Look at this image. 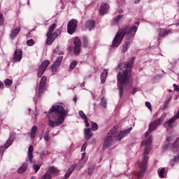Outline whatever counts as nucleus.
<instances>
[{
    "label": "nucleus",
    "mask_w": 179,
    "mask_h": 179,
    "mask_svg": "<svg viewBox=\"0 0 179 179\" xmlns=\"http://www.w3.org/2000/svg\"><path fill=\"white\" fill-rule=\"evenodd\" d=\"M135 57H133L129 62H124L119 64L120 69H125L122 72H119L117 75V88L119 89L120 99L122 97V94H124V86H126V85H128L131 82V68L135 62Z\"/></svg>",
    "instance_id": "nucleus-1"
},
{
    "label": "nucleus",
    "mask_w": 179,
    "mask_h": 179,
    "mask_svg": "<svg viewBox=\"0 0 179 179\" xmlns=\"http://www.w3.org/2000/svg\"><path fill=\"white\" fill-rule=\"evenodd\" d=\"M143 145L145 146L144 150L143 159L139 164L140 171L137 174V179L142 178L145 174V171H146V167H148V162L149 160L148 155L150 153V150L152 149L150 147L152 145V136H149L146 141L141 142V146H143Z\"/></svg>",
    "instance_id": "nucleus-2"
},
{
    "label": "nucleus",
    "mask_w": 179,
    "mask_h": 179,
    "mask_svg": "<svg viewBox=\"0 0 179 179\" xmlns=\"http://www.w3.org/2000/svg\"><path fill=\"white\" fill-rule=\"evenodd\" d=\"M136 27V26L124 25L119 29L112 41L111 47H113V48L120 47L124 40V37H125V36L126 37L127 36H129Z\"/></svg>",
    "instance_id": "nucleus-3"
},
{
    "label": "nucleus",
    "mask_w": 179,
    "mask_h": 179,
    "mask_svg": "<svg viewBox=\"0 0 179 179\" xmlns=\"http://www.w3.org/2000/svg\"><path fill=\"white\" fill-rule=\"evenodd\" d=\"M57 29V24L54 23L52 25H50L48 28V30L46 33V42L45 44L47 45H52V43L55 41L57 39V37L62 33V27H60L58 28L55 32L54 30Z\"/></svg>",
    "instance_id": "nucleus-4"
},
{
    "label": "nucleus",
    "mask_w": 179,
    "mask_h": 179,
    "mask_svg": "<svg viewBox=\"0 0 179 179\" xmlns=\"http://www.w3.org/2000/svg\"><path fill=\"white\" fill-rule=\"evenodd\" d=\"M50 113H57L59 114V116L57 118V124H64L65 117L68 115L69 110H68V108L65 109L64 104H57L52 106V108L50 109Z\"/></svg>",
    "instance_id": "nucleus-5"
},
{
    "label": "nucleus",
    "mask_w": 179,
    "mask_h": 179,
    "mask_svg": "<svg viewBox=\"0 0 179 179\" xmlns=\"http://www.w3.org/2000/svg\"><path fill=\"white\" fill-rule=\"evenodd\" d=\"M118 135V125L114 126L107 134L103 142V149H107L113 145V138H117Z\"/></svg>",
    "instance_id": "nucleus-6"
},
{
    "label": "nucleus",
    "mask_w": 179,
    "mask_h": 179,
    "mask_svg": "<svg viewBox=\"0 0 179 179\" xmlns=\"http://www.w3.org/2000/svg\"><path fill=\"white\" fill-rule=\"evenodd\" d=\"M136 31H138V27H136L130 33L129 36H126V41L122 47V52L123 54H125L127 51H128V48L131 47V45L132 44V41H134V38L135 37V34H136Z\"/></svg>",
    "instance_id": "nucleus-7"
},
{
    "label": "nucleus",
    "mask_w": 179,
    "mask_h": 179,
    "mask_svg": "<svg viewBox=\"0 0 179 179\" xmlns=\"http://www.w3.org/2000/svg\"><path fill=\"white\" fill-rule=\"evenodd\" d=\"M164 120V117L162 116L151 124H149V128L148 131L145 133V136H149V134H152L153 131H155L156 127H158V125H160L162 122H163Z\"/></svg>",
    "instance_id": "nucleus-8"
},
{
    "label": "nucleus",
    "mask_w": 179,
    "mask_h": 179,
    "mask_svg": "<svg viewBox=\"0 0 179 179\" xmlns=\"http://www.w3.org/2000/svg\"><path fill=\"white\" fill-rule=\"evenodd\" d=\"M78 20L72 19L67 24V33L69 34H73L75 31L78 29Z\"/></svg>",
    "instance_id": "nucleus-9"
},
{
    "label": "nucleus",
    "mask_w": 179,
    "mask_h": 179,
    "mask_svg": "<svg viewBox=\"0 0 179 179\" xmlns=\"http://www.w3.org/2000/svg\"><path fill=\"white\" fill-rule=\"evenodd\" d=\"M50 65V60H44L39 66L38 69H37V76L38 78H41L45 72L47 67Z\"/></svg>",
    "instance_id": "nucleus-10"
},
{
    "label": "nucleus",
    "mask_w": 179,
    "mask_h": 179,
    "mask_svg": "<svg viewBox=\"0 0 179 179\" xmlns=\"http://www.w3.org/2000/svg\"><path fill=\"white\" fill-rule=\"evenodd\" d=\"M74 48H73V54L74 55H80V51H82V42L79 37L76 36L74 39Z\"/></svg>",
    "instance_id": "nucleus-11"
},
{
    "label": "nucleus",
    "mask_w": 179,
    "mask_h": 179,
    "mask_svg": "<svg viewBox=\"0 0 179 179\" xmlns=\"http://www.w3.org/2000/svg\"><path fill=\"white\" fill-rule=\"evenodd\" d=\"M64 59V56H59L57 57V60L52 65V72H57L59 66H61V64L62 63V59Z\"/></svg>",
    "instance_id": "nucleus-12"
},
{
    "label": "nucleus",
    "mask_w": 179,
    "mask_h": 179,
    "mask_svg": "<svg viewBox=\"0 0 179 179\" xmlns=\"http://www.w3.org/2000/svg\"><path fill=\"white\" fill-rule=\"evenodd\" d=\"M23 52L20 49H17L13 57V62H20V60L22 58Z\"/></svg>",
    "instance_id": "nucleus-13"
},
{
    "label": "nucleus",
    "mask_w": 179,
    "mask_h": 179,
    "mask_svg": "<svg viewBox=\"0 0 179 179\" xmlns=\"http://www.w3.org/2000/svg\"><path fill=\"white\" fill-rule=\"evenodd\" d=\"M13 143V140L11 138H8L4 145V146H1L0 147V159H2V156H3V152L6 150Z\"/></svg>",
    "instance_id": "nucleus-14"
},
{
    "label": "nucleus",
    "mask_w": 179,
    "mask_h": 179,
    "mask_svg": "<svg viewBox=\"0 0 179 179\" xmlns=\"http://www.w3.org/2000/svg\"><path fill=\"white\" fill-rule=\"evenodd\" d=\"M157 31L160 38H162V37H166V36H169V34H171V29H166L164 28H158Z\"/></svg>",
    "instance_id": "nucleus-15"
},
{
    "label": "nucleus",
    "mask_w": 179,
    "mask_h": 179,
    "mask_svg": "<svg viewBox=\"0 0 179 179\" xmlns=\"http://www.w3.org/2000/svg\"><path fill=\"white\" fill-rule=\"evenodd\" d=\"M132 131V127H129V129L120 131L117 134V141H120L123 138H125L128 134H129Z\"/></svg>",
    "instance_id": "nucleus-16"
},
{
    "label": "nucleus",
    "mask_w": 179,
    "mask_h": 179,
    "mask_svg": "<svg viewBox=\"0 0 179 179\" xmlns=\"http://www.w3.org/2000/svg\"><path fill=\"white\" fill-rule=\"evenodd\" d=\"M85 27L90 30V31H92V30L96 27V21H94V20H87L85 23Z\"/></svg>",
    "instance_id": "nucleus-17"
},
{
    "label": "nucleus",
    "mask_w": 179,
    "mask_h": 179,
    "mask_svg": "<svg viewBox=\"0 0 179 179\" xmlns=\"http://www.w3.org/2000/svg\"><path fill=\"white\" fill-rule=\"evenodd\" d=\"M20 30H22V27H17L14 29H12L10 34V40H15V38H16L19 35V33H20Z\"/></svg>",
    "instance_id": "nucleus-18"
},
{
    "label": "nucleus",
    "mask_w": 179,
    "mask_h": 179,
    "mask_svg": "<svg viewBox=\"0 0 179 179\" xmlns=\"http://www.w3.org/2000/svg\"><path fill=\"white\" fill-rule=\"evenodd\" d=\"M108 9H110V6L107 3H103L100 6L99 13L100 15H107V12H108Z\"/></svg>",
    "instance_id": "nucleus-19"
},
{
    "label": "nucleus",
    "mask_w": 179,
    "mask_h": 179,
    "mask_svg": "<svg viewBox=\"0 0 179 179\" xmlns=\"http://www.w3.org/2000/svg\"><path fill=\"white\" fill-rule=\"evenodd\" d=\"M34 150V147L33 145H29V149H28V153H27V157L29 160V163H33V152Z\"/></svg>",
    "instance_id": "nucleus-20"
},
{
    "label": "nucleus",
    "mask_w": 179,
    "mask_h": 179,
    "mask_svg": "<svg viewBox=\"0 0 179 179\" xmlns=\"http://www.w3.org/2000/svg\"><path fill=\"white\" fill-rule=\"evenodd\" d=\"M108 76V69H105L101 74V83L102 84L106 83V80L107 79Z\"/></svg>",
    "instance_id": "nucleus-21"
},
{
    "label": "nucleus",
    "mask_w": 179,
    "mask_h": 179,
    "mask_svg": "<svg viewBox=\"0 0 179 179\" xmlns=\"http://www.w3.org/2000/svg\"><path fill=\"white\" fill-rule=\"evenodd\" d=\"M48 171L50 174H52V176H58L59 173V170L54 166L49 167Z\"/></svg>",
    "instance_id": "nucleus-22"
},
{
    "label": "nucleus",
    "mask_w": 179,
    "mask_h": 179,
    "mask_svg": "<svg viewBox=\"0 0 179 179\" xmlns=\"http://www.w3.org/2000/svg\"><path fill=\"white\" fill-rule=\"evenodd\" d=\"M173 153H177L179 151V137L176 138L172 146Z\"/></svg>",
    "instance_id": "nucleus-23"
},
{
    "label": "nucleus",
    "mask_w": 179,
    "mask_h": 179,
    "mask_svg": "<svg viewBox=\"0 0 179 179\" xmlns=\"http://www.w3.org/2000/svg\"><path fill=\"white\" fill-rule=\"evenodd\" d=\"M84 134L85 136V139H90L93 136V133H92V130L89 128L85 129L84 130Z\"/></svg>",
    "instance_id": "nucleus-24"
},
{
    "label": "nucleus",
    "mask_w": 179,
    "mask_h": 179,
    "mask_svg": "<svg viewBox=\"0 0 179 179\" xmlns=\"http://www.w3.org/2000/svg\"><path fill=\"white\" fill-rule=\"evenodd\" d=\"M38 129V128L37 127V126L34 125L32 127V128L31 129V134H30V137L32 139H34V138H36V134H37Z\"/></svg>",
    "instance_id": "nucleus-25"
},
{
    "label": "nucleus",
    "mask_w": 179,
    "mask_h": 179,
    "mask_svg": "<svg viewBox=\"0 0 179 179\" xmlns=\"http://www.w3.org/2000/svg\"><path fill=\"white\" fill-rule=\"evenodd\" d=\"M83 45L85 48H89L90 45L89 43V38L86 36H83Z\"/></svg>",
    "instance_id": "nucleus-26"
},
{
    "label": "nucleus",
    "mask_w": 179,
    "mask_h": 179,
    "mask_svg": "<svg viewBox=\"0 0 179 179\" xmlns=\"http://www.w3.org/2000/svg\"><path fill=\"white\" fill-rule=\"evenodd\" d=\"M26 170H27V164L24 163L21 166V167L18 169L17 173H18V174H23V173H24V171H26Z\"/></svg>",
    "instance_id": "nucleus-27"
},
{
    "label": "nucleus",
    "mask_w": 179,
    "mask_h": 179,
    "mask_svg": "<svg viewBox=\"0 0 179 179\" xmlns=\"http://www.w3.org/2000/svg\"><path fill=\"white\" fill-rule=\"evenodd\" d=\"M58 122V119H57L56 122H54L51 120H49V127L51 128H55V127H59L62 124L57 123Z\"/></svg>",
    "instance_id": "nucleus-28"
},
{
    "label": "nucleus",
    "mask_w": 179,
    "mask_h": 179,
    "mask_svg": "<svg viewBox=\"0 0 179 179\" xmlns=\"http://www.w3.org/2000/svg\"><path fill=\"white\" fill-rule=\"evenodd\" d=\"M45 89V85H41L39 84V88L38 91V97H41L43 96V93H44V90Z\"/></svg>",
    "instance_id": "nucleus-29"
},
{
    "label": "nucleus",
    "mask_w": 179,
    "mask_h": 179,
    "mask_svg": "<svg viewBox=\"0 0 179 179\" xmlns=\"http://www.w3.org/2000/svg\"><path fill=\"white\" fill-rule=\"evenodd\" d=\"M43 139L45 141V142H48V141H50V129H47L44 132Z\"/></svg>",
    "instance_id": "nucleus-30"
},
{
    "label": "nucleus",
    "mask_w": 179,
    "mask_h": 179,
    "mask_svg": "<svg viewBox=\"0 0 179 179\" xmlns=\"http://www.w3.org/2000/svg\"><path fill=\"white\" fill-rule=\"evenodd\" d=\"M123 17L124 15H118L116 17H114L113 20L114 24H117Z\"/></svg>",
    "instance_id": "nucleus-31"
},
{
    "label": "nucleus",
    "mask_w": 179,
    "mask_h": 179,
    "mask_svg": "<svg viewBox=\"0 0 179 179\" xmlns=\"http://www.w3.org/2000/svg\"><path fill=\"white\" fill-rule=\"evenodd\" d=\"M77 166H78L77 163L73 164L71 166V167L68 169L67 172L72 174V173H73V171L76 169Z\"/></svg>",
    "instance_id": "nucleus-32"
},
{
    "label": "nucleus",
    "mask_w": 179,
    "mask_h": 179,
    "mask_svg": "<svg viewBox=\"0 0 179 179\" xmlns=\"http://www.w3.org/2000/svg\"><path fill=\"white\" fill-rule=\"evenodd\" d=\"M77 166H78L77 163L73 164L71 166V167L68 169L67 172L72 174V173H73V171L76 169Z\"/></svg>",
    "instance_id": "nucleus-33"
},
{
    "label": "nucleus",
    "mask_w": 179,
    "mask_h": 179,
    "mask_svg": "<svg viewBox=\"0 0 179 179\" xmlns=\"http://www.w3.org/2000/svg\"><path fill=\"white\" fill-rule=\"evenodd\" d=\"M166 173V169L162 168L161 170H158V175L161 178H164V174Z\"/></svg>",
    "instance_id": "nucleus-34"
},
{
    "label": "nucleus",
    "mask_w": 179,
    "mask_h": 179,
    "mask_svg": "<svg viewBox=\"0 0 179 179\" xmlns=\"http://www.w3.org/2000/svg\"><path fill=\"white\" fill-rule=\"evenodd\" d=\"M39 85L45 86L47 85V77L45 76H42Z\"/></svg>",
    "instance_id": "nucleus-35"
},
{
    "label": "nucleus",
    "mask_w": 179,
    "mask_h": 179,
    "mask_svg": "<svg viewBox=\"0 0 179 179\" xmlns=\"http://www.w3.org/2000/svg\"><path fill=\"white\" fill-rule=\"evenodd\" d=\"M101 105L103 108H107V99H106L104 97H102L101 99Z\"/></svg>",
    "instance_id": "nucleus-36"
},
{
    "label": "nucleus",
    "mask_w": 179,
    "mask_h": 179,
    "mask_svg": "<svg viewBox=\"0 0 179 179\" xmlns=\"http://www.w3.org/2000/svg\"><path fill=\"white\" fill-rule=\"evenodd\" d=\"M76 65H78V62L76 60L72 61L69 65L70 69H75V68H76Z\"/></svg>",
    "instance_id": "nucleus-37"
},
{
    "label": "nucleus",
    "mask_w": 179,
    "mask_h": 179,
    "mask_svg": "<svg viewBox=\"0 0 179 179\" xmlns=\"http://www.w3.org/2000/svg\"><path fill=\"white\" fill-rule=\"evenodd\" d=\"M78 114H79L80 118H82V120H84V121H85V120H87V116H86V114H85V113L83 112V110H80V111L78 112Z\"/></svg>",
    "instance_id": "nucleus-38"
},
{
    "label": "nucleus",
    "mask_w": 179,
    "mask_h": 179,
    "mask_svg": "<svg viewBox=\"0 0 179 179\" xmlns=\"http://www.w3.org/2000/svg\"><path fill=\"white\" fill-rule=\"evenodd\" d=\"M174 121H176V118L173 117V118H171L170 120H168V122H166L168 127H169V128H173V126L171 125Z\"/></svg>",
    "instance_id": "nucleus-39"
},
{
    "label": "nucleus",
    "mask_w": 179,
    "mask_h": 179,
    "mask_svg": "<svg viewBox=\"0 0 179 179\" xmlns=\"http://www.w3.org/2000/svg\"><path fill=\"white\" fill-rule=\"evenodd\" d=\"M34 44H35V42H34V40L33 39H29L27 41V45H28V47H33Z\"/></svg>",
    "instance_id": "nucleus-40"
},
{
    "label": "nucleus",
    "mask_w": 179,
    "mask_h": 179,
    "mask_svg": "<svg viewBox=\"0 0 179 179\" xmlns=\"http://www.w3.org/2000/svg\"><path fill=\"white\" fill-rule=\"evenodd\" d=\"M4 83L5 85H6V86H12V83H13V81H12V80L10 79H6L4 80Z\"/></svg>",
    "instance_id": "nucleus-41"
},
{
    "label": "nucleus",
    "mask_w": 179,
    "mask_h": 179,
    "mask_svg": "<svg viewBox=\"0 0 179 179\" xmlns=\"http://www.w3.org/2000/svg\"><path fill=\"white\" fill-rule=\"evenodd\" d=\"M92 131H97V129H99V126L97 125V123L96 122L92 123Z\"/></svg>",
    "instance_id": "nucleus-42"
},
{
    "label": "nucleus",
    "mask_w": 179,
    "mask_h": 179,
    "mask_svg": "<svg viewBox=\"0 0 179 179\" xmlns=\"http://www.w3.org/2000/svg\"><path fill=\"white\" fill-rule=\"evenodd\" d=\"M3 23H5V18L3 17V15L0 13V26H3Z\"/></svg>",
    "instance_id": "nucleus-43"
},
{
    "label": "nucleus",
    "mask_w": 179,
    "mask_h": 179,
    "mask_svg": "<svg viewBox=\"0 0 179 179\" xmlns=\"http://www.w3.org/2000/svg\"><path fill=\"white\" fill-rule=\"evenodd\" d=\"M40 169H41L40 165H38L36 164H34L33 169L34 170L35 173H37L38 170H40Z\"/></svg>",
    "instance_id": "nucleus-44"
},
{
    "label": "nucleus",
    "mask_w": 179,
    "mask_h": 179,
    "mask_svg": "<svg viewBox=\"0 0 179 179\" xmlns=\"http://www.w3.org/2000/svg\"><path fill=\"white\" fill-rule=\"evenodd\" d=\"M51 178L52 177H51V175H50V173H45L41 178V179H51Z\"/></svg>",
    "instance_id": "nucleus-45"
},
{
    "label": "nucleus",
    "mask_w": 179,
    "mask_h": 179,
    "mask_svg": "<svg viewBox=\"0 0 179 179\" xmlns=\"http://www.w3.org/2000/svg\"><path fill=\"white\" fill-rule=\"evenodd\" d=\"M93 171H94V168H89L88 169V171H87V174L89 176H92V174H93Z\"/></svg>",
    "instance_id": "nucleus-46"
},
{
    "label": "nucleus",
    "mask_w": 179,
    "mask_h": 179,
    "mask_svg": "<svg viewBox=\"0 0 179 179\" xmlns=\"http://www.w3.org/2000/svg\"><path fill=\"white\" fill-rule=\"evenodd\" d=\"M145 106L148 108V110H152V104L150 102L146 101Z\"/></svg>",
    "instance_id": "nucleus-47"
},
{
    "label": "nucleus",
    "mask_w": 179,
    "mask_h": 179,
    "mask_svg": "<svg viewBox=\"0 0 179 179\" xmlns=\"http://www.w3.org/2000/svg\"><path fill=\"white\" fill-rule=\"evenodd\" d=\"M70 176H71V173H69V172L66 171V173L64 175V179L69 178Z\"/></svg>",
    "instance_id": "nucleus-48"
},
{
    "label": "nucleus",
    "mask_w": 179,
    "mask_h": 179,
    "mask_svg": "<svg viewBox=\"0 0 179 179\" xmlns=\"http://www.w3.org/2000/svg\"><path fill=\"white\" fill-rule=\"evenodd\" d=\"M173 87H174V90H176V92H179V86L177 85L176 84H173Z\"/></svg>",
    "instance_id": "nucleus-49"
},
{
    "label": "nucleus",
    "mask_w": 179,
    "mask_h": 179,
    "mask_svg": "<svg viewBox=\"0 0 179 179\" xmlns=\"http://www.w3.org/2000/svg\"><path fill=\"white\" fill-rule=\"evenodd\" d=\"M45 156H46L45 152H41V156H40L41 159H44V157H45Z\"/></svg>",
    "instance_id": "nucleus-50"
},
{
    "label": "nucleus",
    "mask_w": 179,
    "mask_h": 179,
    "mask_svg": "<svg viewBox=\"0 0 179 179\" xmlns=\"http://www.w3.org/2000/svg\"><path fill=\"white\" fill-rule=\"evenodd\" d=\"M166 141L167 142H171V141H173V136H167Z\"/></svg>",
    "instance_id": "nucleus-51"
},
{
    "label": "nucleus",
    "mask_w": 179,
    "mask_h": 179,
    "mask_svg": "<svg viewBox=\"0 0 179 179\" xmlns=\"http://www.w3.org/2000/svg\"><path fill=\"white\" fill-rule=\"evenodd\" d=\"M84 122H85V127H90V124L87 121V119H85V120H84Z\"/></svg>",
    "instance_id": "nucleus-52"
},
{
    "label": "nucleus",
    "mask_w": 179,
    "mask_h": 179,
    "mask_svg": "<svg viewBox=\"0 0 179 179\" xmlns=\"http://www.w3.org/2000/svg\"><path fill=\"white\" fill-rule=\"evenodd\" d=\"M81 156H82V157H81L82 160H85V157H86V153L85 152H83L81 154Z\"/></svg>",
    "instance_id": "nucleus-53"
},
{
    "label": "nucleus",
    "mask_w": 179,
    "mask_h": 179,
    "mask_svg": "<svg viewBox=\"0 0 179 179\" xmlns=\"http://www.w3.org/2000/svg\"><path fill=\"white\" fill-rule=\"evenodd\" d=\"M135 93H136V87H134L131 91V94H133V96L135 94Z\"/></svg>",
    "instance_id": "nucleus-54"
},
{
    "label": "nucleus",
    "mask_w": 179,
    "mask_h": 179,
    "mask_svg": "<svg viewBox=\"0 0 179 179\" xmlns=\"http://www.w3.org/2000/svg\"><path fill=\"white\" fill-rule=\"evenodd\" d=\"M83 150H86V145L83 144L81 147V152H83Z\"/></svg>",
    "instance_id": "nucleus-55"
},
{
    "label": "nucleus",
    "mask_w": 179,
    "mask_h": 179,
    "mask_svg": "<svg viewBox=\"0 0 179 179\" xmlns=\"http://www.w3.org/2000/svg\"><path fill=\"white\" fill-rule=\"evenodd\" d=\"M177 159V157H174V159H172L171 161V166H174V162H176V159Z\"/></svg>",
    "instance_id": "nucleus-56"
},
{
    "label": "nucleus",
    "mask_w": 179,
    "mask_h": 179,
    "mask_svg": "<svg viewBox=\"0 0 179 179\" xmlns=\"http://www.w3.org/2000/svg\"><path fill=\"white\" fill-rule=\"evenodd\" d=\"M0 89H3V83L0 80Z\"/></svg>",
    "instance_id": "nucleus-57"
},
{
    "label": "nucleus",
    "mask_w": 179,
    "mask_h": 179,
    "mask_svg": "<svg viewBox=\"0 0 179 179\" xmlns=\"http://www.w3.org/2000/svg\"><path fill=\"white\" fill-rule=\"evenodd\" d=\"M170 102V101H167L165 103H164V107H167V106H169V103Z\"/></svg>",
    "instance_id": "nucleus-58"
},
{
    "label": "nucleus",
    "mask_w": 179,
    "mask_h": 179,
    "mask_svg": "<svg viewBox=\"0 0 179 179\" xmlns=\"http://www.w3.org/2000/svg\"><path fill=\"white\" fill-rule=\"evenodd\" d=\"M170 102V101H167L165 103H164V107H167V106H169V103Z\"/></svg>",
    "instance_id": "nucleus-59"
},
{
    "label": "nucleus",
    "mask_w": 179,
    "mask_h": 179,
    "mask_svg": "<svg viewBox=\"0 0 179 179\" xmlns=\"http://www.w3.org/2000/svg\"><path fill=\"white\" fill-rule=\"evenodd\" d=\"M118 13H124V10L122 9L119 10Z\"/></svg>",
    "instance_id": "nucleus-60"
},
{
    "label": "nucleus",
    "mask_w": 179,
    "mask_h": 179,
    "mask_svg": "<svg viewBox=\"0 0 179 179\" xmlns=\"http://www.w3.org/2000/svg\"><path fill=\"white\" fill-rule=\"evenodd\" d=\"M140 1H141V0H135L134 3H139Z\"/></svg>",
    "instance_id": "nucleus-61"
},
{
    "label": "nucleus",
    "mask_w": 179,
    "mask_h": 179,
    "mask_svg": "<svg viewBox=\"0 0 179 179\" xmlns=\"http://www.w3.org/2000/svg\"><path fill=\"white\" fill-rule=\"evenodd\" d=\"M169 144H166V145L164 146V149H167V148H169Z\"/></svg>",
    "instance_id": "nucleus-62"
},
{
    "label": "nucleus",
    "mask_w": 179,
    "mask_h": 179,
    "mask_svg": "<svg viewBox=\"0 0 179 179\" xmlns=\"http://www.w3.org/2000/svg\"><path fill=\"white\" fill-rule=\"evenodd\" d=\"M77 100H78V99H77L76 97H75V98L73 99V101H75V103H76Z\"/></svg>",
    "instance_id": "nucleus-63"
},
{
    "label": "nucleus",
    "mask_w": 179,
    "mask_h": 179,
    "mask_svg": "<svg viewBox=\"0 0 179 179\" xmlns=\"http://www.w3.org/2000/svg\"><path fill=\"white\" fill-rule=\"evenodd\" d=\"M61 54H62V55H64V52L59 53L60 55H61Z\"/></svg>",
    "instance_id": "nucleus-64"
}]
</instances>
